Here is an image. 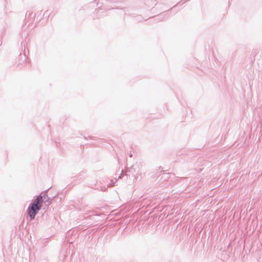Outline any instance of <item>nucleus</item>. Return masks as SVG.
<instances>
[{"label": "nucleus", "instance_id": "nucleus-1", "mask_svg": "<svg viewBox=\"0 0 262 262\" xmlns=\"http://www.w3.org/2000/svg\"><path fill=\"white\" fill-rule=\"evenodd\" d=\"M47 191L48 190L42 191L28 207L27 211L30 220L34 219L36 214L41 209L43 200L45 202H50L52 200L48 197Z\"/></svg>", "mask_w": 262, "mask_h": 262}, {"label": "nucleus", "instance_id": "nucleus-3", "mask_svg": "<svg viewBox=\"0 0 262 262\" xmlns=\"http://www.w3.org/2000/svg\"><path fill=\"white\" fill-rule=\"evenodd\" d=\"M115 184V182H113V180H110V183L108 184L110 186H113Z\"/></svg>", "mask_w": 262, "mask_h": 262}, {"label": "nucleus", "instance_id": "nucleus-5", "mask_svg": "<svg viewBox=\"0 0 262 262\" xmlns=\"http://www.w3.org/2000/svg\"><path fill=\"white\" fill-rule=\"evenodd\" d=\"M178 5H179V4H178L176 6H175V7H178Z\"/></svg>", "mask_w": 262, "mask_h": 262}, {"label": "nucleus", "instance_id": "nucleus-2", "mask_svg": "<svg viewBox=\"0 0 262 262\" xmlns=\"http://www.w3.org/2000/svg\"><path fill=\"white\" fill-rule=\"evenodd\" d=\"M166 14H161L159 15L158 17L156 18L157 20H161L164 19Z\"/></svg>", "mask_w": 262, "mask_h": 262}, {"label": "nucleus", "instance_id": "nucleus-4", "mask_svg": "<svg viewBox=\"0 0 262 262\" xmlns=\"http://www.w3.org/2000/svg\"><path fill=\"white\" fill-rule=\"evenodd\" d=\"M132 156H133V155H132V154L129 155V157H132Z\"/></svg>", "mask_w": 262, "mask_h": 262}]
</instances>
